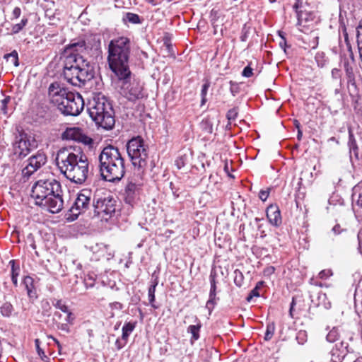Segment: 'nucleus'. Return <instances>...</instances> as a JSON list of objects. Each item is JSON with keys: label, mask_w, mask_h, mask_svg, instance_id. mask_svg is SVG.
I'll return each mask as SVG.
<instances>
[{"label": "nucleus", "mask_w": 362, "mask_h": 362, "mask_svg": "<svg viewBox=\"0 0 362 362\" xmlns=\"http://www.w3.org/2000/svg\"><path fill=\"white\" fill-rule=\"evenodd\" d=\"M56 163L61 173L71 182L83 183L89 175L88 160L86 155L70 152L68 149L59 151Z\"/></svg>", "instance_id": "obj_1"}, {"label": "nucleus", "mask_w": 362, "mask_h": 362, "mask_svg": "<svg viewBox=\"0 0 362 362\" xmlns=\"http://www.w3.org/2000/svg\"><path fill=\"white\" fill-rule=\"evenodd\" d=\"M60 183L54 178L40 180L32 187L31 197L35 204L46 207L51 213L59 212L63 208Z\"/></svg>", "instance_id": "obj_2"}, {"label": "nucleus", "mask_w": 362, "mask_h": 362, "mask_svg": "<svg viewBox=\"0 0 362 362\" xmlns=\"http://www.w3.org/2000/svg\"><path fill=\"white\" fill-rule=\"evenodd\" d=\"M130 47V40L126 37L113 39L109 43V66L118 79H125L131 75L129 66Z\"/></svg>", "instance_id": "obj_3"}, {"label": "nucleus", "mask_w": 362, "mask_h": 362, "mask_svg": "<svg viewBox=\"0 0 362 362\" xmlns=\"http://www.w3.org/2000/svg\"><path fill=\"white\" fill-rule=\"evenodd\" d=\"M100 173L107 182L119 181L124 175V161L119 149L112 145L105 146L99 156Z\"/></svg>", "instance_id": "obj_4"}, {"label": "nucleus", "mask_w": 362, "mask_h": 362, "mask_svg": "<svg viewBox=\"0 0 362 362\" xmlns=\"http://www.w3.org/2000/svg\"><path fill=\"white\" fill-rule=\"evenodd\" d=\"M87 112L98 127L106 130L112 129L115 127V116L112 105L102 93L94 94L88 100Z\"/></svg>", "instance_id": "obj_5"}, {"label": "nucleus", "mask_w": 362, "mask_h": 362, "mask_svg": "<svg viewBox=\"0 0 362 362\" xmlns=\"http://www.w3.org/2000/svg\"><path fill=\"white\" fill-rule=\"evenodd\" d=\"M12 146L13 159L22 160L32 150L37 147V144L33 136L28 135L22 128L17 127L14 133V141Z\"/></svg>", "instance_id": "obj_6"}, {"label": "nucleus", "mask_w": 362, "mask_h": 362, "mask_svg": "<svg viewBox=\"0 0 362 362\" xmlns=\"http://www.w3.org/2000/svg\"><path fill=\"white\" fill-rule=\"evenodd\" d=\"M86 51V43L83 40L71 43L65 49L64 67L82 69L92 67L90 63L81 55Z\"/></svg>", "instance_id": "obj_7"}, {"label": "nucleus", "mask_w": 362, "mask_h": 362, "mask_svg": "<svg viewBox=\"0 0 362 362\" xmlns=\"http://www.w3.org/2000/svg\"><path fill=\"white\" fill-rule=\"evenodd\" d=\"M127 151L134 167L143 169L146 166L148 151L144 140L140 136L133 138L128 141Z\"/></svg>", "instance_id": "obj_8"}, {"label": "nucleus", "mask_w": 362, "mask_h": 362, "mask_svg": "<svg viewBox=\"0 0 362 362\" xmlns=\"http://www.w3.org/2000/svg\"><path fill=\"white\" fill-rule=\"evenodd\" d=\"M58 109L65 115L77 116L84 107V101L78 93L69 92L62 98H57Z\"/></svg>", "instance_id": "obj_9"}, {"label": "nucleus", "mask_w": 362, "mask_h": 362, "mask_svg": "<svg viewBox=\"0 0 362 362\" xmlns=\"http://www.w3.org/2000/svg\"><path fill=\"white\" fill-rule=\"evenodd\" d=\"M95 214L98 216L104 214L111 217L116 211V200L110 194L100 196L95 193L92 202Z\"/></svg>", "instance_id": "obj_10"}, {"label": "nucleus", "mask_w": 362, "mask_h": 362, "mask_svg": "<svg viewBox=\"0 0 362 362\" xmlns=\"http://www.w3.org/2000/svg\"><path fill=\"white\" fill-rule=\"evenodd\" d=\"M63 74L69 83L78 86L81 84L84 85L94 76L93 67L82 68V69L64 67Z\"/></svg>", "instance_id": "obj_11"}, {"label": "nucleus", "mask_w": 362, "mask_h": 362, "mask_svg": "<svg viewBox=\"0 0 362 362\" xmlns=\"http://www.w3.org/2000/svg\"><path fill=\"white\" fill-rule=\"evenodd\" d=\"M130 76L125 79H119L122 81L121 89L124 96L129 101H136L143 98L145 95L143 92V86L137 81H130Z\"/></svg>", "instance_id": "obj_12"}, {"label": "nucleus", "mask_w": 362, "mask_h": 362, "mask_svg": "<svg viewBox=\"0 0 362 362\" xmlns=\"http://www.w3.org/2000/svg\"><path fill=\"white\" fill-rule=\"evenodd\" d=\"M92 197L93 193L90 189H83L80 191L70 209L72 215L75 216L72 220L76 219L80 214L86 211L89 208L91 201L93 202Z\"/></svg>", "instance_id": "obj_13"}, {"label": "nucleus", "mask_w": 362, "mask_h": 362, "mask_svg": "<svg viewBox=\"0 0 362 362\" xmlns=\"http://www.w3.org/2000/svg\"><path fill=\"white\" fill-rule=\"evenodd\" d=\"M47 158L43 153H37L28 159V165L23 169L22 173L24 177H29L35 171L45 164Z\"/></svg>", "instance_id": "obj_14"}, {"label": "nucleus", "mask_w": 362, "mask_h": 362, "mask_svg": "<svg viewBox=\"0 0 362 362\" xmlns=\"http://www.w3.org/2000/svg\"><path fill=\"white\" fill-rule=\"evenodd\" d=\"M140 190L141 188L139 185L132 181H129L122 194L124 202L131 206H134L139 200Z\"/></svg>", "instance_id": "obj_15"}, {"label": "nucleus", "mask_w": 362, "mask_h": 362, "mask_svg": "<svg viewBox=\"0 0 362 362\" xmlns=\"http://www.w3.org/2000/svg\"><path fill=\"white\" fill-rule=\"evenodd\" d=\"M267 217L269 223L276 227L279 226L282 223L281 211L276 204H271L267 209Z\"/></svg>", "instance_id": "obj_16"}, {"label": "nucleus", "mask_w": 362, "mask_h": 362, "mask_svg": "<svg viewBox=\"0 0 362 362\" xmlns=\"http://www.w3.org/2000/svg\"><path fill=\"white\" fill-rule=\"evenodd\" d=\"M69 93L65 88H61L59 83L57 82L51 83L48 89L49 96L54 103H56L57 98L60 101Z\"/></svg>", "instance_id": "obj_17"}, {"label": "nucleus", "mask_w": 362, "mask_h": 362, "mask_svg": "<svg viewBox=\"0 0 362 362\" xmlns=\"http://www.w3.org/2000/svg\"><path fill=\"white\" fill-rule=\"evenodd\" d=\"M66 136L69 139L78 141L86 145H90L93 143V139L90 137L82 134L80 129L76 128L67 130Z\"/></svg>", "instance_id": "obj_18"}, {"label": "nucleus", "mask_w": 362, "mask_h": 362, "mask_svg": "<svg viewBox=\"0 0 362 362\" xmlns=\"http://www.w3.org/2000/svg\"><path fill=\"white\" fill-rule=\"evenodd\" d=\"M346 346H344L343 342L339 343V344L335 345V348L332 349L331 354H332V362H341L342 359L344 358V356L346 354Z\"/></svg>", "instance_id": "obj_19"}, {"label": "nucleus", "mask_w": 362, "mask_h": 362, "mask_svg": "<svg viewBox=\"0 0 362 362\" xmlns=\"http://www.w3.org/2000/svg\"><path fill=\"white\" fill-rule=\"evenodd\" d=\"M362 196V194L361 192V186L359 185H356L353 188V193H352V205H353V210L355 213V215L356 217H358L357 211L358 209L362 206V203H361V197Z\"/></svg>", "instance_id": "obj_20"}, {"label": "nucleus", "mask_w": 362, "mask_h": 362, "mask_svg": "<svg viewBox=\"0 0 362 362\" xmlns=\"http://www.w3.org/2000/svg\"><path fill=\"white\" fill-rule=\"evenodd\" d=\"M218 300H219V298L216 297V287L211 286L209 298L206 304V308L208 309L209 313H211L214 308Z\"/></svg>", "instance_id": "obj_21"}, {"label": "nucleus", "mask_w": 362, "mask_h": 362, "mask_svg": "<svg viewBox=\"0 0 362 362\" xmlns=\"http://www.w3.org/2000/svg\"><path fill=\"white\" fill-rule=\"evenodd\" d=\"M136 325V322H129L124 324L122 327V341H127L129 336L134 331Z\"/></svg>", "instance_id": "obj_22"}, {"label": "nucleus", "mask_w": 362, "mask_h": 362, "mask_svg": "<svg viewBox=\"0 0 362 362\" xmlns=\"http://www.w3.org/2000/svg\"><path fill=\"white\" fill-rule=\"evenodd\" d=\"M349 145L350 148V158L353 164L354 163V157L355 158L356 161H358V148L357 147L356 142L354 140H352V135H350V139L349 141Z\"/></svg>", "instance_id": "obj_23"}, {"label": "nucleus", "mask_w": 362, "mask_h": 362, "mask_svg": "<svg viewBox=\"0 0 362 362\" xmlns=\"http://www.w3.org/2000/svg\"><path fill=\"white\" fill-rule=\"evenodd\" d=\"M23 284L27 291L28 296L29 298H33L35 296V293L33 292V289L34 288L33 286V279L29 276H26L23 279Z\"/></svg>", "instance_id": "obj_24"}, {"label": "nucleus", "mask_w": 362, "mask_h": 362, "mask_svg": "<svg viewBox=\"0 0 362 362\" xmlns=\"http://www.w3.org/2000/svg\"><path fill=\"white\" fill-rule=\"evenodd\" d=\"M201 324L199 322L196 325H190L187 328V332L192 334V341H196L199 338V330Z\"/></svg>", "instance_id": "obj_25"}, {"label": "nucleus", "mask_w": 362, "mask_h": 362, "mask_svg": "<svg viewBox=\"0 0 362 362\" xmlns=\"http://www.w3.org/2000/svg\"><path fill=\"white\" fill-rule=\"evenodd\" d=\"M13 311V307L9 302H6L0 307V312L4 317H10Z\"/></svg>", "instance_id": "obj_26"}, {"label": "nucleus", "mask_w": 362, "mask_h": 362, "mask_svg": "<svg viewBox=\"0 0 362 362\" xmlns=\"http://www.w3.org/2000/svg\"><path fill=\"white\" fill-rule=\"evenodd\" d=\"M4 59H6L8 62L13 64L15 66H18V52L16 50H13L9 54H6L4 55Z\"/></svg>", "instance_id": "obj_27"}, {"label": "nucleus", "mask_w": 362, "mask_h": 362, "mask_svg": "<svg viewBox=\"0 0 362 362\" xmlns=\"http://www.w3.org/2000/svg\"><path fill=\"white\" fill-rule=\"evenodd\" d=\"M124 22H129L133 24H137L140 23V17L139 15L133 13H127L123 18Z\"/></svg>", "instance_id": "obj_28"}, {"label": "nucleus", "mask_w": 362, "mask_h": 362, "mask_svg": "<svg viewBox=\"0 0 362 362\" xmlns=\"http://www.w3.org/2000/svg\"><path fill=\"white\" fill-rule=\"evenodd\" d=\"M301 5H302V0H296V2L295 3V4L293 6V9L295 10V11L296 13L297 19H298V22H297L298 25H300L301 22L303 21V11L298 10V8L300 7H301Z\"/></svg>", "instance_id": "obj_29"}, {"label": "nucleus", "mask_w": 362, "mask_h": 362, "mask_svg": "<svg viewBox=\"0 0 362 362\" xmlns=\"http://www.w3.org/2000/svg\"><path fill=\"white\" fill-rule=\"evenodd\" d=\"M315 59L317 66L321 68L325 66L327 62V59L326 58L325 53L322 52H317Z\"/></svg>", "instance_id": "obj_30"}, {"label": "nucleus", "mask_w": 362, "mask_h": 362, "mask_svg": "<svg viewBox=\"0 0 362 362\" xmlns=\"http://www.w3.org/2000/svg\"><path fill=\"white\" fill-rule=\"evenodd\" d=\"M274 332H275L274 322H272L269 323L267 326L266 332H265V335H264V340H266V341L270 340L272 338V337L274 334Z\"/></svg>", "instance_id": "obj_31"}, {"label": "nucleus", "mask_w": 362, "mask_h": 362, "mask_svg": "<svg viewBox=\"0 0 362 362\" xmlns=\"http://www.w3.org/2000/svg\"><path fill=\"white\" fill-rule=\"evenodd\" d=\"M52 303L54 307H55L57 309L60 310L62 312L64 313L68 312L69 308L67 305L62 301V300L54 299L52 300Z\"/></svg>", "instance_id": "obj_32"}, {"label": "nucleus", "mask_w": 362, "mask_h": 362, "mask_svg": "<svg viewBox=\"0 0 362 362\" xmlns=\"http://www.w3.org/2000/svg\"><path fill=\"white\" fill-rule=\"evenodd\" d=\"M339 336V334L338 332V329L337 328L334 327L327 334L326 339L329 342H334L335 341H337L338 339Z\"/></svg>", "instance_id": "obj_33"}, {"label": "nucleus", "mask_w": 362, "mask_h": 362, "mask_svg": "<svg viewBox=\"0 0 362 362\" xmlns=\"http://www.w3.org/2000/svg\"><path fill=\"white\" fill-rule=\"evenodd\" d=\"M201 127L202 129L207 133L211 134L213 132V124L208 119L202 120Z\"/></svg>", "instance_id": "obj_34"}, {"label": "nucleus", "mask_w": 362, "mask_h": 362, "mask_svg": "<svg viewBox=\"0 0 362 362\" xmlns=\"http://www.w3.org/2000/svg\"><path fill=\"white\" fill-rule=\"evenodd\" d=\"M35 344L36 346L37 354H38L39 356L40 357V358L43 361H47L49 360V358L45 355L44 351L40 347V340L38 339H36L35 340Z\"/></svg>", "instance_id": "obj_35"}, {"label": "nucleus", "mask_w": 362, "mask_h": 362, "mask_svg": "<svg viewBox=\"0 0 362 362\" xmlns=\"http://www.w3.org/2000/svg\"><path fill=\"white\" fill-rule=\"evenodd\" d=\"M157 286V282H156L154 284L151 285L148 288V300L150 303L152 305V306L154 307L153 305V302L155 300V291H156V287Z\"/></svg>", "instance_id": "obj_36"}, {"label": "nucleus", "mask_w": 362, "mask_h": 362, "mask_svg": "<svg viewBox=\"0 0 362 362\" xmlns=\"http://www.w3.org/2000/svg\"><path fill=\"white\" fill-rule=\"evenodd\" d=\"M210 86V83L209 81H206L203 86L201 91V95H202V105H204L206 101V95L208 91V89Z\"/></svg>", "instance_id": "obj_37"}, {"label": "nucleus", "mask_w": 362, "mask_h": 362, "mask_svg": "<svg viewBox=\"0 0 362 362\" xmlns=\"http://www.w3.org/2000/svg\"><path fill=\"white\" fill-rule=\"evenodd\" d=\"M28 19L27 18H23L20 23L16 24L13 27V33H19L27 24Z\"/></svg>", "instance_id": "obj_38"}, {"label": "nucleus", "mask_w": 362, "mask_h": 362, "mask_svg": "<svg viewBox=\"0 0 362 362\" xmlns=\"http://www.w3.org/2000/svg\"><path fill=\"white\" fill-rule=\"evenodd\" d=\"M235 278H234V282L238 286H241L243 281V275L241 272L239 270L235 271Z\"/></svg>", "instance_id": "obj_39"}, {"label": "nucleus", "mask_w": 362, "mask_h": 362, "mask_svg": "<svg viewBox=\"0 0 362 362\" xmlns=\"http://www.w3.org/2000/svg\"><path fill=\"white\" fill-rule=\"evenodd\" d=\"M9 264L11 266V277H18L19 275L20 268L16 266L15 260L12 259L9 262Z\"/></svg>", "instance_id": "obj_40"}, {"label": "nucleus", "mask_w": 362, "mask_h": 362, "mask_svg": "<svg viewBox=\"0 0 362 362\" xmlns=\"http://www.w3.org/2000/svg\"><path fill=\"white\" fill-rule=\"evenodd\" d=\"M230 85V93L231 94L235 96L236 95V94H238L240 91V88H239V86L237 83L235 82H233L232 81H230L229 82Z\"/></svg>", "instance_id": "obj_41"}, {"label": "nucleus", "mask_w": 362, "mask_h": 362, "mask_svg": "<svg viewBox=\"0 0 362 362\" xmlns=\"http://www.w3.org/2000/svg\"><path fill=\"white\" fill-rule=\"evenodd\" d=\"M238 115L237 108H232L227 112L226 117L228 120H235Z\"/></svg>", "instance_id": "obj_42"}, {"label": "nucleus", "mask_w": 362, "mask_h": 362, "mask_svg": "<svg viewBox=\"0 0 362 362\" xmlns=\"http://www.w3.org/2000/svg\"><path fill=\"white\" fill-rule=\"evenodd\" d=\"M66 317L65 318L66 323L73 324L74 320L75 319V316H74V313L69 310L68 312L66 313Z\"/></svg>", "instance_id": "obj_43"}, {"label": "nucleus", "mask_w": 362, "mask_h": 362, "mask_svg": "<svg viewBox=\"0 0 362 362\" xmlns=\"http://www.w3.org/2000/svg\"><path fill=\"white\" fill-rule=\"evenodd\" d=\"M257 290H258V285H257L256 287L251 291L250 293L247 297L246 299L247 301H250L251 299L253 298V296H256V297L259 296V293Z\"/></svg>", "instance_id": "obj_44"}, {"label": "nucleus", "mask_w": 362, "mask_h": 362, "mask_svg": "<svg viewBox=\"0 0 362 362\" xmlns=\"http://www.w3.org/2000/svg\"><path fill=\"white\" fill-rule=\"evenodd\" d=\"M252 74H253L252 69L249 66H247L246 67H245L242 72V75L245 77H250L252 76Z\"/></svg>", "instance_id": "obj_45"}, {"label": "nucleus", "mask_w": 362, "mask_h": 362, "mask_svg": "<svg viewBox=\"0 0 362 362\" xmlns=\"http://www.w3.org/2000/svg\"><path fill=\"white\" fill-rule=\"evenodd\" d=\"M10 100H11V98L8 97V96L6 97L4 99H3L1 100V111H3V112L4 114L6 113V105L9 103Z\"/></svg>", "instance_id": "obj_46"}, {"label": "nucleus", "mask_w": 362, "mask_h": 362, "mask_svg": "<svg viewBox=\"0 0 362 362\" xmlns=\"http://www.w3.org/2000/svg\"><path fill=\"white\" fill-rule=\"evenodd\" d=\"M269 194V189L268 190H261L259 194V197L261 200L264 202L268 198Z\"/></svg>", "instance_id": "obj_47"}, {"label": "nucleus", "mask_w": 362, "mask_h": 362, "mask_svg": "<svg viewBox=\"0 0 362 362\" xmlns=\"http://www.w3.org/2000/svg\"><path fill=\"white\" fill-rule=\"evenodd\" d=\"M216 272L214 271H211L210 276H209L211 286L216 287Z\"/></svg>", "instance_id": "obj_48"}, {"label": "nucleus", "mask_w": 362, "mask_h": 362, "mask_svg": "<svg viewBox=\"0 0 362 362\" xmlns=\"http://www.w3.org/2000/svg\"><path fill=\"white\" fill-rule=\"evenodd\" d=\"M175 165L178 169H181L185 165V159L183 157H180L175 160Z\"/></svg>", "instance_id": "obj_49"}, {"label": "nucleus", "mask_w": 362, "mask_h": 362, "mask_svg": "<svg viewBox=\"0 0 362 362\" xmlns=\"http://www.w3.org/2000/svg\"><path fill=\"white\" fill-rule=\"evenodd\" d=\"M127 341H122V339H117L116 341H115V345L117 348V349H121L122 347H124L126 344H127Z\"/></svg>", "instance_id": "obj_50"}, {"label": "nucleus", "mask_w": 362, "mask_h": 362, "mask_svg": "<svg viewBox=\"0 0 362 362\" xmlns=\"http://www.w3.org/2000/svg\"><path fill=\"white\" fill-rule=\"evenodd\" d=\"M57 327L59 329H62V331H64L66 333L70 332V329H69L67 323L59 324L57 325Z\"/></svg>", "instance_id": "obj_51"}, {"label": "nucleus", "mask_w": 362, "mask_h": 362, "mask_svg": "<svg viewBox=\"0 0 362 362\" xmlns=\"http://www.w3.org/2000/svg\"><path fill=\"white\" fill-rule=\"evenodd\" d=\"M305 336V332L300 331L298 333L296 337V339L298 340L299 344H303V337Z\"/></svg>", "instance_id": "obj_52"}, {"label": "nucleus", "mask_w": 362, "mask_h": 362, "mask_svg": "<svg viewBox=\"0 0 362 362\" xmlns=\"http://www.w3.org/2000/svg\"><path fill=\"white\" fill-rule=\"evenodd\" d=\"M330 275L329 270H322L319 273V276L321 279H326Z\"/></svg>", "instance_id": "obj_53"}, {"label": "nucleus", "mask_w": 362, "mask_h": 362, "mask_svg": "<svg viewBox=\"0 0 362 362\" xmlns=\"http://www.w3.org/2000/svg\"><path fill=\"white\" fill-rule=\"evenodd\" d=\"M21 8L18 7H16L13 11L12 15L15 18H18L21 16Z\"/></svg>", "instance_id": "obj_54"}, {"label": "nucleus", "mask_w": 362, "mask_h": 362, "mask_svg": "<svg viewBox=\"0 0 362 362\" xmlns=\"http://www.w3.org/2000/svg\"><path fill=\"white\" fill-rule=\"evenodd\" d=\"M279 46L284 49L285 53H286V41L284 37H282L281 41L279 42Z\"/></svg>", "instance_id": "obj_55"}, {"label": "nucleus", "mask_w": 362, "mask_h": 362, "mask_svg": "<svg viewBox=\"0 0 362 362\" xmlns=\"http://www.w3.org/2000/svg\"><path fill=\"white\" fill-rule=\"evenodd\" d=\"M332 76L334 78H338L340 76V71L337 69H333L332 70Z\"/></svg>", "instance_id": "obj_56"}, {"label": "nucleus", "mask_w": 362, "mask_h": 362, "mask_svg": "<svg viewBox=\"0 0 362 362\" xmlns=\"http://www.w3.org/2000/svg\"><path fill=\"white\" fill-rule=\"evenodd\" d=\"M340 228H341L339 224H337L336 226H334V228H332V230L335 234H339L341 233V231L342 230Z\"/></svg>", "instance_id": "obj_57"}, {"label": "nucleus", "mask_w": 362, "mask_h": 362, "mask_svg": "<svg viewBox=\"0 0 362 362\" xmlns=\"http://www.w3.org/2000/svg\"><path fill=\"white\" fill-rule=\"evenodd\" d=\"M295 304H296L295 299H294V298H293L292 302L291 303L290 310H289V314H290L291 317H293V307H294Z\"/></svg>", "instance_id": "obj_58"}, {"label": "nucleus", "mask_w": 362, "mask_h": 362, "mask_svg": "<svg viewBox=\"0 0 362 362\" xmlns=\"http://www.w3.org/2000/svg\"><path fill=\"white\" fill-rule=\"evenodd\" d=\"M112 307L117 309H122V304L119 302H115L112 303Z\"/></svg>", "instance_id": "obj_59"}, {"label": "nucleus", "mask_w": 362, "mask_h": 362, "mask_svg": "<svg viewBox=\"0 0 362 362\" xmlns=\"http://www.w3.org/2000/svg\"><path fill=\"white\" fill-rule=\"evenodd\" d=\"M360 233H361V230H359L358 233V251L360 253H362V251H361V239H360Z\"/></svg>", "instance_id": "obj_60"}, {"label": "nucleus", "mask_w": 362, "mask_h": 362, "mask_svg": "<svg viewBox=\"0 0 362 362\" xmlns=\"http://www.w3.org/2000/svg\"><path fill=\"white\" fill-rule=\"evenodd\" d=\"M49 337L52 338L54 340V341L57 344V345L58 346V349H59V351H60V350L62 349V346H61L59 341L57 339L54 338L52 336H50Z\"/></svg>", "instance_id": "obj_61"}, {"label": "nucleus", "mask_w": 362, "mask_h": 362, "mask_svg": "<svg viewBox=\"0 0 362 362\" xmlns=\"http://www.w3.org/2000/svg\"><path fill=\"white\" fill-rule=\"evenodd\" d=\"M49 337L52 338L54 340V341L57 344V345L58 346V349H59V351H60V350L62 349V346H61L59 341L57 339L54 338L52 336H50Z\"/></svg>", "instance_id": "obj_62"}, {"label": "nucleus", "mask_w": 362, "mask_h": 362, "mask_svg": "<svg viewBox=\"0 0 362 362\" xmlns=\"http://www.w3.org/2000/svg\"><path fill=\"white\" fill-rule=\"evenodd\" d=\"M302 136H303V132L301 131V129H298V134H297V139L298 141H300L301 139H302Z\"/></svg>", "instance_id": "obj_63"}, {"label": "nucleus", "mask_w": 362, "mask_h": 362, "mask_svg": "<svg viewBox=\"0 0 362 362\" xmlns=\"http://www.w3.org/2000/svg\"><path fill=\"white\" fill-rule=\"evenodd\" d=\"M17 278L18 277H15V276L11 277L12 282L15 286H18V279Z\"/></svg>", "instance_id": "obj_64"}]
</instances>
